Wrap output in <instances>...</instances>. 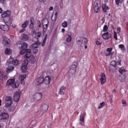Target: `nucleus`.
Segmentation results:
<instances>
[{"label":"nucleus","instance_id":"obj_1","mask_svg":"<svg viewBox=\"0 0 128 128\" xmlns=\"http://www.w3.org/2000/svg\"><path fill=\"white\" fill-rule=\"evenodd\" d=\"M8 86L11 85L13 88H18L19 86V83L18 82H15L14 79H10L8 80L6 83Z\"/></svg>","mask_w":128,"mask_h":128},{"label":"nucleus","instance_id":"obj_2","mask_svg":"<svg viewBox=\"0 0 128 128\" xmlns=\"http://www.w3.org/2000/svg\"><path fill=\"white\" fill-rule=\"evenodd\" d=\"M31 50L29 49H26L25 50H23L20 52V54L22 55L24 54H25L24 58L26 59L29 58L31 56Z\"/></svg>","mask_w":128,"mask_h":128},{"label":"nucleus","instance_id":"obj_3","mask_svg":"<svg viewBox=\"0 0 128 128\" xmlns=\"http://www.w3.org/2000/svg\"><path fill=\"white\" fill-rule=\"evenodd\" d=\"M42 97V94L40 92H37L33 96V98L31 100L32 102H37L40 100Z\"/></svg>","mask_w":128,"mask_h":128},{"label":"nucleus","instance_id":"obj_4","mask_svg":"<svg viewBox=\"0 0 128 128\" xmlns=\"http://www.w3.org/2000/svg\"><path fill=\"white\" fill-rule=\"evenodd\" d=\"M76 42L78 44L83 46L87 43V40L86 38H80L76 41Z\"/></svg>","mask_w":128,"mask_h":128},{"label":"nucleus","instance_id":"obj_5","mask_svg":"<svg viewBox=\"0 0 128 128\" xmlns=\"http://www.w3.org/2000/svg\"><path fill=\"white\" fill-rule=\"evenodd\" d=\"M116 62L114 60L112 61L111 62L109 68V70L110 72H114L116 69Z\"/></svg>","mask_w":128,"mask_h":128},{"label":"nucleus","instance_id":"obj_6","mask_svg":"<svg viewBox=\"0 0 128 128\" xmlns=\"http://www.w3.org/2000/svg\"><path fill=\"white\" fill-rule=\"evenodd\" d=\"M48 105L46 104H43L41 107V110H39L38 112V114L40 112V113L39 114V115L41 116L43 113L45 112L48 110Z\"/></svg>","mask_w":128,"mask_h":128},{"label":"nucleus","instance_id":"obj_7","mask_svg":"<svg viewBox=\"0 0 128 128\" xmlns=\"http://www.w3.org/2000/svg\"><path fill=\"white\" fill-rule=\"evenodd\" d=\"M93 6L95 12L97 13L99 12L100 9V6L98 4V1L96 0L94 2Z\"/></svg>","mask_w":128,"mask_h":128},{"label":"nucleus","instance_id":"obj_8","mask_svg":"<svg viewBox=\"0 0 128 128\" xmlns=\"http://www.w3.org/2000/svg\"><path fill=\"white\" fill-rule=\"evenodd\" d=\"M5 103L6 107L10 106L12 103V98L10 96L6 97V98Z\"/></svg>","mask_w":128,"mask_h":128},{"label":"nucleus","instance_id":"obj_9","mask_svg":"<svg viewBox=\"0 0 128 128\" xmlns=\"http://www.w3.org/2000/svg\"><path fill=\"white\" fill-rule=\"evenodd\" d=\"M28 62L27 60H24L22 64L21 67V70L22 72H26L27 70V66Z\"/></svg>","mask_w":128,"mask_h":128},{"label":"nucleus","instance_id":"obj_10","mask_svg":"<svg viewBox=\"0 0 128 128\" xmlns=\"http://www.w3.org/2000/svg\"><path fill=\"white\" fill-rule=\"evenodd\" d=\"M86 114V113L84 112L83 114H82L80 116L79 122L80 124L82 126H84V116Z\"/></svg>","mask_w":128,"mask_h":128},{"label":"nucleus","instance_id":"obj_11","mask_svg":"<svg viewBox=\"0 0 128 128\" xmlns=\"http://www.w3.org/2000/svg\"><path fill=\"white\" fill-rule=\"evenodd\" d=\"M9 115L8 114L3 112L0 114V120H5L8 119Z\"/></svg>","mask_w":128,"mask_h":128},{"label":"nucleus","instance_id":"obj_12","mask_svg":"<svg viewBox=\"0 0 128 128\" xmlns=\"http://www.w3.org/2000/svg\"><path fill=\"white\" fill-rule=\"evenodd\" d=\"M102 37L104 40H108L111 38L112 35L111 34L108 32H104L102 35Z\"/></svg>","mask_w":128,"mask_h":128},{"label":"nucleus","instance_id":"obj_13","mask_svg":"<svg viewBox=\"0 0 128 128\" xmlns=\"http://www.w3.org/2000/svg\"><path fill=\"white\" fill-rule=\"evenodd\" d=\"M43 24V30L44 32L45 31L47 28L48 21L47 19H45L42 21Z\"/></svg>","mask_w":128,"mask_h":128},{"label":"nucleus","instance_id":"obj_14","mask_svg":"<svg viewBox=\"0 0 128 128\" xmlns=\"http://www.w3.org/2000/svg\"><path fill=\"white\" fill-rule=\"evenodd\" d=\"M44 81V78L42 76L38 77L36 80L35 84L36 86H38L40 84L42 83Z\"/></svg>","mask_w":128,"mask_h":128},{"label":"nucleus","instance_id":"obj_15","mask_svg":"<svg viewBox=\"0 0 128 128\" xmlns=\"http://www.w3.org/2000/svg\"><path fill=\"white\" fill-rule=\"evenodd\" d=\"M100 80L102 84H104L106 82V75L104 73H102L100 75Z\"/></svg>","mask_w":128,"mask_h":128},{"label":"nucleus","instance_id":"obj_16","mask_svg":"<svg viewBox=\"0 0 128 128\" xmlns=\"http://www.w3.org/2000/svg\"><path fill=\"white\" fill-rule=\"evenodd\" d=\"M20 96V93L19 92H14V101L18 102L19 100Z\"/></svg>","mask_w":128,"mask_h":128},{"label":"nucleus","instance_id":"obj_17","mask_svg":"<svg viewBox=\"0 0 128 128\" xmlns=\"http://www.w3.org/2000/svg\"><path fill=\"white\" fill-rule=\"evenodd\" d=\"M52 77L50 76H47L45 77L44 78V82L45 84H49L50 82L52 80Z\"/></svg>","mask_w":128,"mask_h":128},{"label":"nucleus","instance_id":"obj_18","mask_svg":"<svg viewBox=\"0 0 128 128\" xmlns=\"http://www.w3.org/2000/svg\"><path fill=\"white\" fill-rule=\"evenodd\" d=\"M26 76L25 74L21 75L19 76V80L21 84L22 85H24V79L26 78Z\"/></svg>","mask_w":128,"mask_h":128},{"label":"nucleus","instance_id":"obj_19","mask_svg":"<svg viewBox=\"0 0 128 128\" xmlns=\"http://www.w3.org/2000/svg\"><path fill=\"white\" fill-rule=\"evenodd\" d=\"M76 69V65L75 64L72 65L69 70V72L71 73L72 74H74L75 73Z\"/></svg>","mask_w":128,"mask_h":128},{"label":"nucleus","instance_id":"obj_20","mask_svg":"<svg viewBox=\"0 0 128 128\" xmlns=\"http://www.w3.org/2000/svg\"><path fill=\"white\" fill-rule=\"evenodd\" d=\"M64 40L67 42H70L72 40L71 35L68 34L66 35L64 37Z\"/></svg>","mask_w":128,"mask_h":128},{"label":"nucleus","instance_id":"obj_21","mask_svg":"<svg viewBox=\"0 0 128 128\" xmlns=\"http://www.w3.org/2000/svg\"><path fill=\"white\" fill-rule=\"evenodd\" d=\"M11 13V12L9 10H7L6 11H4L2 15V16L3 18L8 17L10 15Z\"/></svg>","mask_w":128,"mask_h":128},{"label":"nucleus","instance_id":"obj_22","mask_svg":"<svg viewBox=\"0 0 128 128\" xmlns=\"http://www.w3.org/2000/svg\"><path fill=\"white\" fill-rule=\"evenodd\" d=\"M0 28L4 31H8L9 29V26L6 25H2L0 26Z\"/></svg>","mask_w":128,"mask_h":128},{"label":"nucleus","instance_id":"obj_23","mask_svg":"<svg viewBox=\"0 0 128 128\" xmlns=\"http://www.w3.org/2000/svg\"><path fill=\"white\" fill-rule=\"evenodd\" d=\"M66 89V87L64 86L61 87L58 93L59 94L61 95H64V92L65 90Z\"/></svg>","mask_w":128,"mask_h":128},{"label":"nucleus","instance_id":"obj_24","mask_svg":"<svg viewBox=\"0 0 128 128\" xmlns=\"http://www.w3.org/2000/svg\"><path fill=\"white\" fill-rule=\"evenodd\" d=\"M9 40L6 37L3 38L2 43L4 46H7L9 43Z\"/></svg>","mask_w":128,"mask_h":128},{"label":"nucleus","instance_id":"obj_25","mask_svg":"<svg viewBox=\"0 0 128 128\" xmlns=\"http://www.w3.org/2000/svg\"><path fill=\"white\" fill-rule=\"evenodd\" d=\"M20 37L21 40L24 41L27 40L29 38L28 36L25 34L22 35Z\"/></svg>","mask_w":128,"mask_h":128},{"label":"nucleus","instance_id":"obj_26","mask_svg":"<svg viewBox=\"0 0 128 128\" xmlns=\"http://www.w3.org/2000/svg\"><path fill=\"white\" fill-rule=\"evenodd\" d=\"M40 45V43L39 42H37L32 45L30 46L31 49H34L38 48Z\"/></svg>","mask_w":128,"mask_h":128},{"label":"nucleus","instance_id":"obj_27","mask_svg":"<svg viewBox=\"0 0 128 128\" xmlns=\"http://www.w3.org/2000/svg\"><path fill=\"white\" fill-rule=\"evenodd\" d=\"M102 10L104 12L106 13L107 12V10L109 9V8L106 6L105 4H103L102 6Z\"/></svg>","mask_w":128,"mask_h":128},{"label":"nucleus","instance_id":"obj_28","mask_svg":"<svg viewBox=\"0 0 128 128\" xmlns=\"http://www.w3.org/2000/svg\"><path fill=\"white\" fill-rule=\"evenodd\" d=\"M42 33L40 32L35 34L34 35V38L38 42V39L40 38Z\"/></svg>","mask_w":128,"mask_h":128},{"label":"nucleus","instance_id":"obj_29","mask_svg":"<svg viewBox=\"0 0 128 128\" xmlns=\"http://www.w3.org/2000/svg\"><path fill=\"white\" fill-rule=\"evenodd\" d=\"M14 67L13 66H8L7 68L6 72L8 73H9L12 72L14 69Z\"/></svg>","mask_w":128,"mask_h":128},{"label":"nucleus","instance_id":"obj_30","mask_svg":"<svg viewBox=\"0 0 128 128\" xmlns=\"http://www.w3.org/2000/svg\"><path fill=\"white\" fill-rule=\"evenodd\" d=\"M119 48H120L122 53L124 52L125 50V48L124 46L122 44H120L118 45Z\"/></svg>","mask_w":128,"mask_h":128},{"label":"nucleus","instance_id":"obj_31","mask_svg":"<svg viewBox=\"0 0 128 128\" xmlns=\"http://www.w3.org/2000/svg\"><path fill=\"white\" fill-rule=\"evenodd\" d=\"M33 19L32 18H30V28L31 29L33 28L34 27V24L33 23Z\"/></svg>","mask_w":128,"mask_h":128},{"label":"nucleus","instance_id":"obj_32","mask_svg":"<svg viewBox=\"0 0 128 128\" xmlns=\"http://www.w3.org/2000/svg\"><path fill=\"white\" fill-rule=\"evenodd\" d=\"M8 21H4V22L6 25L8 26H9L12 23L10 18H8Z\"/></svg>","mask_w":128,"mask_h":128},{"label":"nucleus","instance_id":"obj_33","mask_svg":"<svg viewBox=\"0 0 128 128\" xmlns=\"http://www.w3.org/2000/svg\"><path fill=\"white\" fill-rule=\"evenodd\" d=\"M126 77L124 76H120L118 78V79L119 80L122 82H124L126 81Z\"/></svg>","mask_w":128,"mask_h":128},{"label":"nucleus","instance_id":"obj_34","mask_svg":"<svg viewBox=\"0 0 128 128\" xmlns=\"http://www.w3.org/2000/svg\"><path fill=\"white\" fill-rule=\"evenodd\" d=\"M12 52V51L10 49L8 48H6L5 51V54H10Z\"/></svg>","mask_w":128,"mask_h":128},{"label":"nucleus","instance_id":"obj_35","mask_svg":"<svg viewBox=\"0 0 128 128\" xmlns=\"http://www.w3.org/2000/svg\"><path fill=\"white\" fill-rule=\"evenodd\" d=\"M58 14L56 12L54 15V18H53V15H52L51 16V19L53 21L55 22L57 18V15Z\"/></svg>","mask_w":128,"mask_h":128},{"label":"nucleus","instance_id":"obj_36","mask_svg":"<svg viewBox=\"0 0 128 128\" xmlns=\"http://www.w3.org/2000/svg\"><path fill=\"white\" fill-rule=\"evenodd\" d=\"M28 23V21L26 20V21L22 24V27L24 28H26L27 27Z\"/></svg>","mask_w":128,"mask_h":128},{"label":"nucleus","instance_id":"obj_37","mask_svg":"<svg viewBox=\"0 0 128 128\" xmlns=\"http://www.w3.org/2000/svg\"><path fill=\"white\" fill-rule=\"evenodd\" d=\"M28 46V45L26 42H24L21 45V48L22 49H24L26 48Z\"/></svg>","mask_w":128,"mask_h":128},{"label":"nucleus","instance_id":"obj_38","mask_svg":"<svg viewBox=\"0 0 128 128\" xmlns=\"http://www.w3.org/2000/svg\"><path fill=\"white\" fill-rule=\"evenodd\" d=\"M68 25V22L66 21H64L63 22L62 24V26L64 28L67 27Z\"/></svg>","mask_w":128,"mask_h":128},{"label":"nucleus","instance_id":"obj_39","mask_svg":"<svg viewBox=\"0 0 128 128\" xmlns=\"http://www.w3.org/2000/svg\"><path fill=\"white\" fill-rule=\"evenodd\" d=\"M35 61V59L34 56H32L30 58V62L34 64Z\"/></svg>","mask_w":128,"mask_h":128},{"label":"nucleus","instance_id":"obj_40","mask_svg":"<svg viewBox=\"0 0 128 128\" xmlns=\"http://www.w3.org/2000/svg\"><path fill=\"white\" fill-rule=\"evenodd\" d=\"M18 63V61L16 59L13 60L12 64L14 66L17 65Z\"/></svg>","mask_w":128,"mask_h":128},{"label":"nucleus","instance_id":"obj_41","mask_svg":"<svg viewBox=\"0 0 128 128\" xmlns=\"http://www.w3.org/2000/svg\"><path fill=\"white\" fill-rule=\"evenodd\" d=\"M13 60V58L10 57V58L7 61V63L8 64H12Z\"/></svg>","mask_w":128,"mask_h":128},{"label":"nucleus","instance_id":"obj_42","mask_svg":"<svg viewBox=\"0 0 128 128\" xmlns=\"http://www.w3.org/2000/svg\"><path fill=\"white\" fill-rule=\"evenodd\" d=\"M105 105V102H102L101 103L98 107V109H100L102 108Z\"/></svg>","mask_w":128,"mask_h":128},{"label":"nucleus","instance_id":"obj_43","mask_svg":"<svg viewBox=\"0 0 128 128\" xmlns=\"http://www.w3.org/2000/svg\"><path fill=\"white\" fill-rule=\"evenodd\" d=\"M108 29V28L106 25H104L103 27L102 31L103 32H106Z\"/></svg>","mask_w":128,"mask_h":128},{"label":"nucleus","instance_id":"obj_44","mask_svg":"<svg viewBox=\"0 0 128 128\" xmlns=\"http://www.w3.org/2000/svg\"><path fill=\"white\" fill-rule=\"evenodd\" d=\"M118 71L121 74H122L126 72V70L124 69L120 68L119 69Z\"/></svg>","mask_w":128,"mask_h":128},{"label":"nucleus","instance_id":"obj_45","mask_svg":"<svg viewBox=\"0 0 128 128\" xmlns=\"http://www.w3.org/2000/svg\"><path fill=\"white\" fill-rule=\"evenodd\" d=\"M122 104H123L124 106H127L126 102V100L123 99L122 100Z\"/></svg>","mask_w":128,"mask_h":128},{"label":"nucleus","instance_id":"obj_46","mask_svg":"<svg viewBox=\"0 0 128 128\" xmlns=\"http://www.w3.org/2000/svg\"><path fill=\"white\" fill-rule=\"evenodd\" d=\"M114 38L116 40H118L117 36V33L115 31H114Z\"/></svg>","mask_w":128,"mask_h":128},{"label":"nucleus","instance_id":"obj_47","mask_svg":"<svg viewBox=\"0 0 128 128\" xmlns=\"http://www.w3.org/2000/svg\"><path fill=\"white\" fill-rule=\"evenodd\" d=\"M33 50V53L34 54H36L38 52V50L36 48H34V49H31Z\"/></svg>","mask_w":128,"mask_h":128},{"label":"nucleus","instance_id":"obj_48","mask_svg":"<svg viewBox=\"0 0 128 128\" xmlns=\"http://www.w3.org/2000/svg\"><path fill=\"white\" fill-rule=\"evenodd\" d=\"M123 0H115L116 4L118 5L119 3H121Z\"/></svg>","mask_w":128,"mask_h":128},{"label":"nucleus","instance_id":"obj_49","mask_svg":"<svg viewBox=\"0 0 128 128\" xmlns=\"http://www.w3.org/2000/svg\"><path fill=\"white\" fill-rule=\"evenodd\" d=\"M120 27H118L117 28V32L118 34L120 35Z\"/></svg>","mask_w":128,"mask_h":128},{"label":"nucleus","instance_id":"obj_50","mask_svg":"<svg viewBox=\"0 0 128 128\" xmlns=\"http://www.w3.org/2000/svg\"><path fill=\"white\" fill-rule=\"evenodd\" d=\"M112 48H107L106 49V51L108 52L109 53H110L112 52Z\"/></svg>","mask_w":128,"mask_h":128},{"label":"nucleus","instance_id":"obj_51","mask_svg":"<svg viewBox=\"0 0 128 128\" xmlns=\"http://www.w3.org/2000/svg\"><path fill=\"white\" fill-rule=\"evenodd\" d=\"M121 62V61L120 60H118L117 62V64L120 66Z\"/></svg>","mask_w":128,"mask_h":128},{"label":"nucleus","instance_id":"obj_52","mask_svg":"<svg viewBox=\"0 0 128 128\" xmlns=\"http://www.w3.org/2000/svg\"><path fill=\"white\" fill-rule=\"evenodd\" d=\"M96 44L97 45H100L101 44V43L98 41H96Z\"/></svg>","mask_w":128,"mask_h":128},{"label":"nucleus","instance_id":"obj_53","mask_svg":"<svg viewBox=\"0 0 128 128\" xmlns=\"http://www.w3.org/2000/svg\"><path fill=\"white\" fill-rule=\"evenodd\" d=\"M101 20L102 21V24L104 23V22H105V20L104 18L103 17V18H102L101 19Z\"/></svg>","mask_w":128,"mask_h":128},{"label":"nucleus","instance_id":"obj_54","mask_svg":"<svg viewBox=\"0 0 128 128\" xmlns=\"http://www.w3.org/2000/svg\"><path fill=\"white\" fill-rule=\"evenodd\" d=\"M47 36H48V35L47 34H46L45 35V36H44V39L43 40H44V41H46V40L47 38Z\"/></svg>","mask_w":128,"mask_h":128},{"label":"nucleus","instance_id":"obj_55","mask_svg":"<svg viewBox=\"0 0 128 128\" xmlns=\"http://www.w3.org/2000/svg\"><path fill=\"white\" fill-rule=\"evenodd\" d=\"M25 30V29H24V28H23L22 29H21L20 31V33L23 32H24Z\"/></svg>","mask_w":128,"mask_h":128},{"label":"nucleus","instance_id":"obj_56","mask_svg":"<svg viewBox=\"0 0 128 128\" xmlns=\"http://www.w3.org/2000/svg\"><path fill=\"white\" fill-rule=\"evenodd\" d=\"M46 42V41L43 40V42H42V46H44V45H45V44Z\"/></svg>","mask_w":128,"mask_h":128},{"label":"nucleus","instance_id":"obj_57","mask_svg":"<svg viewBox=\"0 0 128 128\" xmlns=\"http://www.w3.org/2000/svg\"><path fill=\"white\" fill-rule=\"evenodd\" d=\"M4 2V0H0V2L2 4H3Z\"/></svg>","mask_w":128,"mask_h":128},{"label":"nucleus","instance_id":"obj_58","mask_svg":"<svg viewBox=\"0 0 128 128\" xmlns=\"http://www.w3.org/2000/svg\"><path fill=\"white\" fill-rule=\"evenodd\" d=\"M53 7L52 6H51L50 7L49 9V10H50V11H52V10L53 9Z\"/></svg>","mask_w":128,"mask_h":128},{"label":"nucleus","instance_id":"obj_59","mask_svg":"<svg viewBox=\"0 0 128 128\" xmlns=\"http://www.w3.org/2000/svg\"><path fill=\"white\" fill-rule=\"evenodd\" d=\"M112 92L113 93H116V90L115 89H114L112 90Z\"/></svg>","mask_w":128,"mask_h":128},{"label":"nucleus","instance_id":"obj_60","mask_svg":"<svg viewBox=\"0 0 128 128\" xmlns=\"http://www.w3.org/2000/svg\"><path fill=\"white\" fill-rule=\"evenodd\" d=\"M40 2H44L46 1V0H39Z\"/></svg>","mask_w":128,"mask_h":128},{"label":"nucleus","instance_id":"obj_61","mask_svg":"<svg viewBox=\"0 0 128 128\" xmlns=\"http://www.w3.org/2000/svg\"><path fill=\"white\" fill-rule=\"evenodd\" d=\"M65 30L63 28L62 29L61 31L62 32L64 33V32Z\"/></svg>","mask_w":128,"mask_h":128},{"label":"nucleus","instance_id":"obj_62","mask_svg":"<svg viewBox=\"0 0 128 128\" xmlns=\"http://www.w3.org/2000/svg\"><path fill=\"white\" fill-rule=\"evenodd\" d=\"M110 53L109 52L108 53L106 54V56H110Z\"/></svg>","mask_w":128,"mask_h":128},{"label":"nucleus","instance_id":"obj_63","mask_svg":"<svg viewBox=\"0 0 128 128\" xmlns=\"http://www.w3.org/2000/svg\"><path fill=\"white\" fill-rule=\"evenodd\" d=\"M2 9L0 8V13H1L2 12Z\"/></svg>","mask_w":128,"mask_h":128},{"label":"nucleus","instance_id":"obj_64","mask_svg":"<svg viewBox=\"0 0 128 128\" xmlns=\"http://www.w3.org/2000/svg\"><path fill=\"white\" fill-rule=\"evenodd\" d=\"M21 44V42H18V43L17 44V46H18V44Z\"/></svg>","mask_w":128,"mask_h":128}]
</instances>
